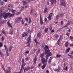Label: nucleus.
I'll return each mask as SVG.
<instances>
[{
    "label": "nucleus",
    "instance_id": "f257e3e1",
    "mask_svg": "<svg viewBox=\"0 0 73 73\" xmlns=\"http://www.w3.org/2000/svg\"><path fill=\"white\" fill-rule=\"evenodd\" d=\"M10 11L12 12V13H13V14H11L10 13H5L3 12L1 15H0V19L1 18L2 16H3V17L5 19H6L7 18L9 17H13L14 16H15V12L13 10H11Z\"/></svg>",
    "mask_w": 73,
    "mask_h": 73
},
{
    "label": "nucleus",
    "instance_id": "f03ea898",
    "mask_svg": "<svg viewBox=\"0 0 73 73\" xmlns=\"http://www.w3.org/2000/svg\"><path fill=\"white\" fill-rule=\"evenodd\" d=\"M31 35H30L28 38L27 39V43L28 44V45L27 46H29V47L30 46V44H29L30 43H31Z\"/></svg>",
    "mask_w": 73,
    "mask_h": 73
},
{
    "label": "nucleus",
    "instance_id": "7ed1b4c3",
    "mask_svg": "<svg viewBox=\"0 0 73 73\" xmlns=\"http://www.w3.org/2000/svg\"><path fill=\"white\" fill-rule=\"evenodd\" d=\"M61 70H62V68L60 66H58V69L56 68L54 70V72H60Z\"/></svg>",
    "mask_w": 73,
    "mask_h": 73
},
{
    "label": "nucleus",
    "instance_id": "20e7f679",
    "mask_svg": "<svg viewBox=\"0 0 73 73\" xmlns=\"http://www.w3.org/2000/svg\"><path fill=\"white\" fill-rule=\"evenodd\" d=\"M45 54H47L46 55L48 56V57L49 56H51V55H52V54L51 53L49 52V50H48V51L46 50L45 51Z\"/></svg>",
    "mask_w": 73,
    "mask_h": 73
},
{
    "label": "nucleus",
    "instance_id": "39448f33",
    "mask_svg": "<svg viewBox=\"0 0 73 73\" xmlns=\"http://www.w3.org/2000/svg\"><path fill=\"white\" fill-rule=\"evenodd\" d=\"M41 60L42 64H46V63L47 62H46V61L45 58H41Z\"/></svg>",
    "mask_w": 73,
    "mask_h": 73
},
{
    "label": "nucleus",
    "instance_id": "423d86ee",
    "mask_svg": "<svg viewBox=\"0 0 73 73\" xmlns=\"http://www.w3.org/2000/svg\"><path fill=\"white\" fill-rule=\"evenodd\" d=\"M60 3L61 4H62L63 7H66V3H65L64 0H60Z\"/></svg>",
    "mask_w": 73,
    "mask_h": 73
},
{
    "label": "nucleus",
    "instance_id": "0eeeda50",
    "mask_svg": "<svg viewBox=\"0 0 73 73\" xmlns=\"http://www.w3.org/2000/svg\"><path fill=\"white\" fill-rule=\"evenodd\" d=\"M28 35L27 32H24L22 34V37H25L27 36Z\"/></svg>",
    "mask_w": 73,
    "mask_h": 73
},
{
    "label": "nucleus",
    "instance_id": "6e6552de",
    "mask_svg": "<svg viewBox=\"0 0 73 73\" xmlns=\"http://www.w3.org/2000/svg\"><path fill=\"white\" fill-rule=\"evenodd\" d=\"M53 15V13H51L49 14V16L48 17L49 20H51V19H52V16Z\"/></svg>",
    "mask_w": 73,
    "mask_h": 73
},
{
    "label": "nucleus",
    "instance_id": "1a4fd4ad",
    "mask_svg": "<svg viewBox=\"0 0 73 73\" xmlns=\"http://www.w3.org/2000/svg\"><path fill=\"white\" fill-rule=\"evenodd\" d=\"M51 2L52 5H53V4L56 3V0H51Z\"/></svg>",
    "mask_w": 73,
    "mask_h": 73
},
{
    "label": "nucleus",
    "instance_id": "9d476101",
    "mask_svg": "<svg viewBox=\"0 0 73 73\" xmlns=\"http://www.w3.org/2000/svg\"><path fill=\"white\" fill-rule=\"evenodd\" d=\"M54 40H56L59 37V36L57 34H56L54 35Z\"/></svg>",
    "mask_w": 73,
    "mask_h": 73
},
{
    "label": "nucleus",
    "instance_id": "9b49d317",
    "mask_svg": "<svg viewBox=\"0 0 73 73\" xmlns=\"http://www.w3.org/2000/svg\"><path fill=\"white\" fill-rule=\"evenodd\" d=\"M46 64H44L42 66H41L42 69H45V68L46 67Z\"/></svg>",
    "mask_w": 73,
    "mask_h": 73
},
{
    "label": "nucleus",
    "instance_id": "f8f14e48",
    "mask_svg": "<svg viewBox=\"0 0 73 73\" xmlns=\"http://www.w3.org/2000/svg\"><path fill=\"white\" fill-rule=\"evenodd\" d=\"M29 69H30V67H29V66H28L27 68H25L24 71L25 72V71H27L29 70Z\"/></svg>",
    "mask_w": 73,
    "mask_h": 73
},
{
    "label": "nucleus",
    "instance_id": "ddd939ff",
    "mask_svg": "<svg viewBox=\"0 0 73 73\" xmlns=\"http://www.w3.org/2000/svg\"><path fill=\"white\" fill-rule=\"evenodd\" d=\"M73 23V21H68V22L67 23L68 25H70V24H72Z\"/></svg>",
    "mask_w": 73,
    "mask_h": 73
},
{
    "label": "nucleus",
    "instance_id": "4468645a",
    "mask_svg": "<svg viewBox=\"0 0 73 73\" xmlns=\"http://www.w3.org/2000/svg\"><path fill=\"white\" fill-rule=\"evenodd\" d=\"M40 23L41 24H43V21H42V18H41V16H40Z\"/></svg>",
    "mask_w": 73,
    "mask_h": 73
},
{
    "label": "nucleus",
    "instance_id": "2eb2a0df",
    "mask_svg": "<svg viewBox=\"0 0 73 73\" xmlns=\"http://www.w3.org/2000/svg\"><path fill=\"white\" fill-rule=\"evenodd\" d=\"M44 54H45V53H43L42 54H41L40 55V57L41 58H44Z\"/></svg>",
    "mask_w": 73,
    "mask_h": 73
},
{
    "label": "nucleus",
    "instance_id": "dca6fc26",
    "mask_svg": "<svg viewBox=\"0 0 73 73\" xmlns=\"http://www.w3.org/2000/svg\"><path fill=\"white\" fill-rule=\"evenodd\" d=\"M9 70V71H8V70H6V73H11V67H8Z\"/></svg>",
    "mask_w": 73,
    "mask_h": 73
},
{
    "label": "nucleus",
    "instance_id": "f3484780",
    "mask_svg": "<svg viewBox=\"0 0 73 73\" xmlns=\"http://www.w3.org/2000/svg\"><path fill=\"white\" fill-rule=\"evenodd\" d=\"M37 36L38 38H40V37H41V34H40V33H38L37 34Z\"/></svg>",
    "mask_w": 73,
    "mask_h": 73
},
{
    "label": "nucleus",
    "instance_id": "a211bd4d",
    "mask_svg": "<svg viewBox=\"0 0 73 73\" xmlns=\"http://www.w3.org/2000/svg\"><path fill=\"white\" fill-rule=\"evenodd\" d=\"M6 53L7 56H9V53H8V49H6Z\"/></svg>",
    "mask_w": 73,
    "mask_h": 73
},
{
    "label": "nucleus",
    "instance_id": "6ab92c4d",
    "mask_svg": "<svg viewBox=\"0 0 73 73\" xmlns=\"http://www.w3.org/2000/svg\"><path fill=\"white\" fill-rule=\"evenodd\" d=\"M44 49H45V50H46V51H48V50H46L48 49V50H49V48H48V46L46 45L45 46Z\"/></svg>",
    "mask_w": 73,
    "mask_h": 73
},
{
    "label": "nucleus",
    "instance_id": "aec40b11",
    "mask_svg": "<svg viewBox=\"0 0 73 73\" xmlns=\"http://www.w3.org/2000/svg\"><path fill=\"white\" fill-rule=\"evenodd\" d=\"M7 25H8V26L9 27H11V28H12V25H11V24H10V23H9V22L8 21L7 22Z\"/></svg>",
    "mask_w": 73,
    "mask_h": 73
},
{
    "label": "nucleus",
    "instance_id": "412c9836",
    "mask_svg": "<svg viewBox=\"0 0 73 73\" xmlns=\"http://www.w3.org/2000/svg\"><path fill=\"white\" fill-rule=\"evenodd\" d=\"M70 50V48L69 47L66 50V53H68V52H69Z\"/></svg>",
    "mask_w": 73,
    "mask_h": 73
},
{
    "label": "nucleus",
    "instance_id": "4be33fe9",
    "mask_svg": "<svg viewBox=\"0 0 73 73\" xmlns=\"http://www.w3.org/2000/svg\"><path fill=\"white\" fill-rule=\"evenodd\" d=\"M23 3L24 5H25L26 4H27L28 3V2L24 1H23Z\"/></svg>",
    "mask_w": 73,
    "mask_h": 73
},
{
    "label": "nucleus",
    "instance_id": "5701e85b",
    "mask_svg": "<svg viewBox=\"0 0 73 73\" xmlns=\"http://www.w3.org/2000/svg\"><path fill=\"white\" fill-rule=\"evenodd\" d=\"M22 64L21 66V67L23 66V65H24V59L23 58L22 60Z\"/></svg>",
    "mask_w": 73,
    "mask_h": 73
},
{
    "label": "nucleus",
    "instance_id": "b1692460",
    "mask_svg": "<svg viewBox=\"0 0 73 73\" xmlns=\"http://www.w3.org/2000/svg\"><path fill=\"white\" fill-rule=\"evenodd\" d=\"M68 44H69V43L68 42H66L65 43V46L66 47H68Z\"/></svg>",
    "mask_w": 73,
    "mask_h": 73
},
{
    "label": "nucleus",
    "instance_id": "393cba45",
    "mask_svg": "<svg viewBox=\"0 0 73 73\" xmlns=\"http://www.w3.org/2000/svg\"><path fill=\"white\" fill-rule=\"evenodd\" d=\"M29 21L28 23L29 24H30V23H32V21H31V18H29Z\"/></svg>",
    "mask_w": 73,
    "mask_h": 73
},
{
    "label": "nucleus",
    "instance_id": "a878e982",
    "mask_svg": "<svg viewBox=\"0 0 73 73\" xmlns=\"http://www.w3.org/2000/svg\"><path fill=\"white\" fill-rule=\"evenodd\" d=\"M61 56V55H60L58 54H57L56 55V57L58 58V57H60Z\"/></svg>",
    "mask_w": 73,
    "mask_h": 73
},
{
    "label": "nucleus",
    "instance_id": "bb28decb",
    "mask_svg": "<svg viewBox=\"0 0 73 73\" xmlns=\"http://www.w3.org/2000/svg\"><path fill=\"white\" fill-rule=\"evenodd\" d=\"M47 9H48L46 7L44 11V13H46L47 12Z\"/></svg>",
    "mask_w": 73,
    "mask_h": 73
},
{
    "label": "nucleus",
    "instance_id": "cd10ccee",
    "mask_svg": "<svg viewBox=\"0 0 73 73\" xmlns=\"http://www.w3.org/2000/svg\"><path fill=\"white\" fill-rule=\"evenodd\" d=\"M49 57V56L47 55H46V59L45 60L46 61V62H47V61H48V57Z\"/></svg>",
    "mask_w": 73,
    "mask_h": 73
},
{
    "label": "nucleus",
    "instance_id": "c85d7f7f",
    "mask_svg": "<svg viewBox=\"0 0 73 73\" xmlns=\"http://www.w3.org/2000/svg\"><path fill=\"white\" fill-rule=\"evenodd\" d=\"M48 31V29L47 28H46L44 30V32L45 33H47V32Z\"/></svg>",
    "mask_w": 73,
    "mask_h": 73
},
{
    "label": "nucleus",
    "instance_id": "c756f323",
    "mask_svg": "<svg viewBox=\"0 0 73 73\" xmlns=\"http://www.w3.org/2000/svg\"><path fill=\"white\" fill-rule=\"evenodd\" d=\"M23 19V17H19L18 18V19L19 21H21V19Z\"/></svg>",
    "mask_w": 73,
    "mask_h": 73
},
{
    "label": "nucleus",
    "instance_id": "7c9ffc66",
    "mask_svg": "<svg viewBox=\"0 0 73 73\" xmlns=\"http://www.w3.org/2000/svg\"><path fill=\"white\" fill-rule=\"evenodd\" d=\"M50 62H51V59H50L48 61V63L50 65Z\"/></svg>",
    "mask_w": 73,
    "mask_h": 73
},
{
    "label": "nucleus",
    "instance_id": "2f4dec72",
    "mask_svg": "<svg viewBox=\"0 0 73 73\" xmlns=\"http://www.w3.org/2000/svg\"><path fill=\"white\" fill-rule=\"evenodd\" d=\"M35 51H36V50L34 49L33 52H31V54H34L35 53Z\"/></svg>",
    "mask_w": 73,
    "mask_h": 73
},
{
    "label": "nucleus",
    "instance_id": "473e14b6",
    "mask_svg": "<svg viewBox=\"0 0 73 73\" xmlns=\"http://www.w3.org/2000/svg\"><path fill=\"white\" fill-rule=\"evenodd\" d=\"M4 65H2L1 66L2 68H3V70H4V72H5V69H4Z\"/></svg>",
    "mask_w": 73,
    "mask_h": 73
},
{
    "label": "nucleus",
    "instance_id": "72a5a7b5",
    "mask_svg": "<svg viewBox=\"0 0 73 73\" xmlns=\"http://www.w3.org/2000/svg\"><path fill=\"white\" fill-rule=\"evenodd\" d=\"M33 10L32 9L31 10V15H33Z\"/></svg>",
    "mask_w": 73,
    "mask_h": 73
},
{
    "label": "nucleus",
    "instance_id": "f704fd0d",
    "mask_svg": "<svg viewBox=\"0 0 73 73\" xmlns=\"http://www.w3.org/2000/svg\"><path fill=\"white\" fill-rule=\"evenodd\" d=\"M40 50L39 49H38V50L36 52V53H37V54H38L40 52Z\"/></svg>",
    "mask_w": 73,
    "mask_h": 73
},
{
    "label": "nucleus",
    "instance_id": "c9c22d12",
    "mask_svg": "<svg viewBox=\"0 0 73 73\" xmlns=\"http://www.w3.org/2000/svg\"><path fill=\"white\" fill-rule=\"evenodd\" d=\"M36 61H37V57H36V56H35V58L34 59V61L36 62Z\"/></svg>",
    "mask_w": 73,
    "mask_h": 73
},
{
    "label": "nucleus",
    "instance_id": "e433bc0d",
    "mask_svg": "<svg viewBox=\"0 0 73 73\" xmlns=\"http://www.w3.org/2000/svg\"><path fill=\"white\" fill-rule=\"evenodd\" d=\"M70 39L71 40H73V36H70Z\"/></svg>",
    "mask_w": 73,
    "mask_h": 73
},
{
    "label": "nucleus",
    "instance_id": "4c0bfd02",
    "mask_svg": "<svg viewBox=\"0 0 73 73\" xmlns=\"http://www.w3.org/2000/svg\"><path fill=\"white\" fill-rule=\"evenodd\" d=\"M12 47H10L9 48V51H10V52H11V50H12Z\"/></svg>",
    "mask_w": 73,
    "mask_h": 73
},
{
    "label": "nucleus",
    "instance_id": "58836bf2",
    "mask_svg": "<svg viewBox=\"0 0 73 73\" xmlns=\"http://www.w3.org/2000/svg\"><path fill=\"white\" fill-rule=\"evenodd\" d=\"M0 55H1V56L2 57H3V56H4V54H3V53H1V54H0Z\"/></svg>",
    "mask_w": 73,
    "mask_h": 73
},
{
    "label": "nucleus",
    "instance_id": "ea45409f",
    "mask_svg": "<svg viewBox=\"0 0 73 73\" xmlns=\"http://www.w3.org/2000/svg\"><path fill=\"white\" fill-rule=\"evenodd\" d=\"M44 21L46 23H47L48 22V20H47V19H46V18H45L44 19Z\"/></svg>",
    "mask_w": 73,
    "mask_h": 73
},
{
    "label": "nucleus",
    "instance_id": "a19ab883",
    "mask_svg": "<svg viewBox=\"0 0 73 73\" xmlns=\"http://www.w3.org/2000/svg\"><path fill=\"white\" fill-rule=\"evenodd\" d=\"M3 46V43L0 42V47H1Z\"/></svg>",
    "mask_w": 73,
    "mask_h": 73
},
{
    "label": "nucleus",
    "instance_id": "79ce46f5",
    "mask_svg": "<svg viewBox=\"0 0 73 73\" xmlns=\"http://www.w3.org/2000/svg\"><path fill=\"white\" fill-rule=\"evenodd\" d=\"M40 44V43L38 42H36V45L37 46V45H38Z\"/></svg>",
    "mask_w": 73,
    "mask_h": 73
},
{
    "label": "nucleus",
    "instance_id": "37998d69",
    "mask_svg": "<svg viewBox=\"0 0 73 73\" xmlns=\"http://www.w3.org/2000/svg\"><path fill=\"white\" fill-rule=\"evenodd\" d=\"M2 33H3V34H4V35H6L5 34V32L4 31V30H3L2 31Z\"/></svg>",
    "mask_w": 73,
    "mask_h": 73
},
{
    "label": "nucleus",
    "instance_id": "c03bdc74",
    "mask_svg": "<svg viewBox=\"0 0 73 73\" xmlns=\"http://www.w3.org/2000/svg\"><path fill=\"white\" fill-rule=\"evenodd\" d=\"M60 18V17H59V16L58 15H57L56 17V19H58Z\"/></svg>",
    "mask_w": 73,
    "mask_h": 73
},
{
    "label": "nucleus",
    "instance_id": "a18cd8bd",
    "mask_svg": "<svg viewBox=\"0 0 73 73\" xmlns=\"http://www.w3.org/2000/svg\"><path fill=\"white\" fill-rule=\"evenodd\" d=\"M64 69L65 70H67V69H68V66H66L65 68H64Z\"/></svg>",
    "mask_w": 73,
    "mask_h": 73
},
{
    "label": "nucleus",
    "instance_id": "49530a36",
    "mask_svg": "<svg viewBox=\"0 0 73 73\" xmlns=\"http://www.w3.org/2000/svg\"><path fill=\"white\" fill-rule=\"evenodd\" d=\"M22 24H24V22L23 21V19L21 20Z\"/></svg>",
    "mask_w": 73,
    "mask_h": 73
},
{
    "label": "nucleus",
    "instance_id": "de8ad7c7",
    "mask_svg": "<svg viewBox=\"0 0 73 73\" xmlns=\"http://www.w3.org/2000/svg\"><path fill=\"white\" fill-rule=\"evenodd\" d=\"M10 35H12V34H13V31H10Z\"/></svg>",
    "mask_w": 73,
    "mask_h": 73
},
{
    "label": "nucleus",
    "instance_id": "09e8293b",
    "mask_svg": "<svg viewBox=\"0 0 73 73\" xmlns=\"http://www.w3.org/2000/svg\"><path fill=\"white\" fill-rule=\"evenodd\" d=\"M62 36H63L62 35H60V36L59 38H60V39H61V38H62Z\"/></svg>",
    "mask_w": 73,
    "mask_h": 73
},
{
    "label": "nucleus",
    "instance_id": "8fccbe9b",
    "mask_svg": "<svg viewBox=\"0 0 73 73\" xmlns=\"http://www.w3.org/2000/svg\"><path fill=\"white\" fill-rule=\"evenodd\" d=\"M4 37L2 36V41H4Z\"/></svg>",
    "mask_w": 73,
    "mask_h": 73
},
{
    "label": "nucleus",
    "instance_id": "3c124183",
    "mask_svg": "<svg viewBox=\"0 0 73 73\" xmlns=\"http://www.w3.org/2000/svg\"><path fill=\"white\" fill-rule=\"evenodd\" d=\"M29 53V51H27L25 52V53Z\"/></svg>",
    "mask_w": 73,
    "mask_h": 73
},
{
    "label": "nucleus",
    "instance_id": "603ef678",
    "mask_svg": "<svg viewBox=\"0 0 73 73\" xmlns=\"http://www.w3.org/2000/svg\"><path fill=\"white\" fill-rule=\"evenodd\" d=\"M66 35L67 36H69V34L68 33H66Z\"/></svg>",
    "mask_w": 73,
    "mask_h": 73
},
{
    "label": "nucleus",
    "instance_id": "864d4df0",
    "mask_svg": "<svg viewBox=\"0 0 73 73\" xmlns=\"http://www.w3.org/2000/svg\"><path fill=\"white\" fill-rule=\"evenodd\" d=\"M68 25L67 23V24L66 25L63 27V28H65V27H67L68 26Z\"/></svg>",
    "mask_w": 73,
    "mask_h": 73
},
{
    "label": "nucleus",
    "instance_id": "5fc2aeb1",
    "mask_svg": "<svg viewBox=\"0 0 73 73\" xmlns=\"http://www.w3.org/2000/svg\"><path fill=\"white\" fill-rule=\"evenodd\" d=\"M33 16H34V17H36V16H37V15H36V14L35 13L34 14Z\"/></svg>",
    "mask_w": 73,
    "mask_h": 73
},
{
    "label": "nucleus",
    "instance_id": "6e6d98bb",
    "mask_svg": "<svg viewBox=\"0 0 73 73\" xmlns=\"http://www.w3.org/2000/svg\"><path fill=\"white\" fill-rule=\"evenodd\" d=\"M51 32L52 33H53L54 32V30H52L51 31Z\"/></svg>",
    "mask_w": 73,
    "mask_h": 73
},
{
    "label": "nucleus",
    "instance_id": "4d7b16f0",
    "mask_svg": "<svg viewBox=\"0 0 73 73\" xmlns=\"http://www.w3.org/2000/svg\"><path fill=\"white\" fill-rule=\"evenodd\" d=\"M70 46H73V44H70Z\"/></svg>",
    "mask_w": 73,
    "mask_h": 73
},
{
    "label": "nucleus",
    "instance_id": "13d9d810",
    "mask_svg": "<svg viewBox=\"0 0 73 73\" xmlns=\"http://www.w3.org/2000/svg\"><path fill=\"white\" fill-rule=\"evenodd\" d=\"M60 40H61V39H60V38H59L57 42H60Z\"/></svg>",
    "mask_w": 73,
    "mask_h": 73
},
{
    "label": "nucleus",
    "instance_id": "bf43d9fd",
    "mask_svg": "<svg viewBox=\"0 0 73 73\" xmlns=\"http://www.w3.org/2000/svg\"><path fill=\"white\" fill-rule=\"evenodd\" d=\"M63 24V21H61V25H62Z\"/></svg>",
    "mask_w": 73,
    "mask_h": 73
},
{
    "label": "nucleus",
    "instance_id": "052dcab7",
    "mask_svg": "<svg viewBox=\"0 0 73 73\" xmlns=\"http://www.w3.org/2000/svg\"><path fill=\"white\" fill-rule=\"evenodd\" d=\"M0 5H3V2L1 3H0Z\"/></svg>",
    "mask_w": 73,
    "mask_h": 73
},
{
    "label": "nucleus",
    "instance_id": "680f3d73",
    "mask_svg": "<svg viewBox=\"0 0 73 73\" xmlns=\"http://www.w3.org/2000/svg\"><path fill=\"white\" fill-rule=\"evenodd\" d=\"M4 46L5 49V50H6V49H7V48H7V47L6 46V45H4Z\"/></svg>",
    "mask_w": 73,
    "mask_h": 73
},
{
    "label": "nucleus",
    "instance_id": "e2e57ef3",
    "mask_svg": "<svg viewBox=\"0 0 73 73\" xmlns=\"http://www.w3.org/2000/svg\"><path fill=\"white\" fill-rule=\"evenodd\" d=\"M25 20L26 21H27V22H28V18H25Z\"/></svg>",
    "mask_w": 73,
    "mask_h": 73
},
{
    "label": "nucleus",
    "instance_id": "0e129e2a",
    "mask_svg": "<svg viewBox=\"0 0 73 73\" xmlns=\"http://www.w3.org/2000/svg\"><path fill=\"white\" fill-rule=\"evenodd\" d=\"M29 59V58H28V57H27L25 59V60H28V59Z\"/></svg>",
    "mask_w": 73,
    "mask_h": 73
},
{
    "label": "nucleus",
    "instance_id": "69168bd1",
    "mask_svg": "<svg viewBox=\"0 0 73 73\" xmlns=\"http://www.w3.org/2000/svg\"><path fill=\"white\" fill-rule=\"evenodd\" d=\"M46 73H49V71L48 70H47L46 71Z\"/></svg>",
    "mask_w": 73,
    "mask_h": 73
},
{
    "label": "nucleus",
    "instance_id": "338daca9",
    "mask_svg": "<svg viewBox=\"0 0 73 73\" xmlns=\"http://www.w3.org/2000/svg\"><path fill=\"white\" fill-rule=\"evenodd\" d=\"M3 1H5V2H7L8 1V0H3Z\"/></svg>",
    "mask_w": 73,
    "mask_h": 73
},
{
    "label": "nucleus",
    "instance_id": "774afa93",
    "mask_svg": "<svg viewBox=\"0 0 73 73\" xmlns=\"http://www.w3.org/2000/svg\"><path fill=\"white\" fill-rule=\"evenodd\" d=\"M36 61H34V64H36Z\"/></svg>",
    "mask_w": 73,
    "mask_h": 73
}]
</instances>
